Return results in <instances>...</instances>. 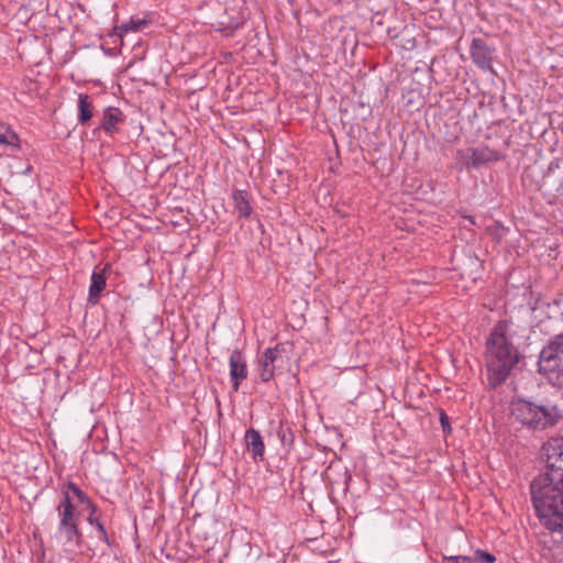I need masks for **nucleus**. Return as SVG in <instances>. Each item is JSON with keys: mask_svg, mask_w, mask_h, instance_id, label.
Listing matches in <instances>:
<instances>
[{"mask_svg": "<svg viewBox=\"0 0 563 563\" xmlns=\"http://www.w3.org/2000/svg\"><path fill=\"white\" fill-rule=\"evenodd\" d=\"M520 357L512 343L510 325L499 321L492 330L486 342V367L489 384L494 387L504 383Z\"/></svg>", "mask_w": 563, "mask_h": 563, "instance_id": "f257e3e1", "label": "nucleus"}, {"mask_svg": "<svg viewBox=\"0 0 563 563\" xmlns=\"http://www.w3.org/2000/svg\"><path fill=\"white\" fill-rule=\"evenodd\" d=\"M531 495L540 521L552 531L563 530V483L538 476Z\"/></svg>", "mask_w": 563, "mask_h": 563, "instance_id": "f03ea898", "label": "nucleus"}, {"mask_svg": "<svg viewBox=\"0 0 563 563\" xmlns=\"http://www.w3.org/2000/svg\"><path fill=\"white\" fill-rule=\"evenodd\" d=\"M58 525L52 537L55 543L66 554H76L84 542L82 533L78 525V515L67 492H63V498L56 506Z\"/></svg>", "mask_w": 563, "mask_h": 563, "instance_id": "7ed1b4c3", "label": "nucleus"}, {"mask_svg": "<svg viewBox=\"0 0 563 563\" xmlns=\"http://www.w3.org/2000/svg\"><path fill=\"white\" fill-rule=\"evenodd\" d=\"M538 365L549 383L563 388V333L553 336L541 350Z\"/></svg>", "mask_w": 563, "mask_h": 563, "instance_id": "20e7f679", "label": "nucleus"}, {"mask_svg": "<svg viewBox=\"0 0 563 563\" xmlns=\"http://www.w3.org/2000/svg\"><path fill=\"white\" fill-rule=\"evenodd\" d=\"M512 417L523 426L532 429H545L556 421L553 407L537 406L533 402L518 399L510 404Z\"/></svg>", "mask_w": 563, "mask_h": 563, "instance_id": "39448f33", "label": "nucleus"}, {"mask_svg": "<svg viewBox=\"0 0 563 563\" xmlns=\"http://www.w3.org/2000/svg\"><path fill=\"white\" fill-rule=\"evenodd\" d=\"M547 468L539 477L563 483V439H551L543 445Z\"/></svg>", "mask_w": 563, "mask_h": 563, "instance_id": "423d86ee", "label": "nucleus"}, {"mask_svg": "<svg viewBox=\"0 0 563 563\" xmlns=\"http://www.w3.org/2000/svg\"><path fill=\"white\" fill-rule=\"evenodd\" d=\"M285 349L282 344H277L274 347L266 349L257 361V371L262 382H269L276 371L282 368L285 360L283 353Z\"/></svg>", "mask_w": 563, "mask_h": 563, "instance_id": "0eeeda50", "label": "nucleus"}, {"mask_svg": "<svg viewBox=\"0 0 563 563\" xmlns=\"http://www.w3.org/2000/svg\"><path fill=\"white\" fill-rule=\"evenodd\" d=\"M471 57L474 64H476L483 70L492 69L493 49L483 38H473L471 44Z\"/></svg>", "mask_w": 563, "mask_h": 563, "instance_id": "6e6552de", "label": "nucleus"}, {"mask_svg": "<svg viewBox=\"0 0 563 563\" xmlns=\"http://www.w3.org/2000/svg\"><path fill=\"white\" fill-rule=\"evenodd\" d=\"M229 364L232 388L238 391L241 383L247 377V365L242 352L232 351Z\"/></svg>", "mask_w": 563, "mask_h": 563, "instance_id": "1a4fd4ad", "label": "nucleus"}, {"mask_svg": "<svg viewBox=\"0 0 563 563\" xmlns=\"http://www.w3.org/2000/svg\"><path fill=\"white\" fill-rule=\"evenodd\" d=\"M471 161L467 163V167L479 168L481 166L498 162L503 159L500 152L489 148L488 146H478L471 150Z\"/></svg>", "mask_w": 563, "mask_h": 563, "instance_id": "9d476101", "label": "nucleus"}, {"mask_svg": "<svg viewBox=\"0 0 563 563\" xmlns=\"http://www.w3.org/2000/svg\"><path fill=\"white\" fill-rule=\"evenodd\" d=\"M124 117L118 108H107L103 111L102 122L100 128L108 134H113L119 131V125L123 123Z\"/></svg>", "mask_w": 563, "mask_h": 563, "instance_id": "9b49d317", "label": "nucleus"}, {"mask_svg": "<svg viewBox=\"0 0 563 563\" xmlns=\"http://www.w3.org/2000/svg\"><path fill=\"white\" fill-rule=\"evenodd\" d=\"M245 443L253 459L256 460L257 457H263L265 445L258 431L255 429H249L245 432Z\"/></svg>", "mask_w": 563, "mask_h": 563, "instance_id": "f8f14e48", "label": "nucleus"}, {"mask_svg": "<svg viewBox=\"0 0 563 563\" xmlns=\"http://www.w3.org/2000/svg\"><path fill=\"white\" fill-rule=\"evenodd\" d=\"M106 287V276L103 271L93 272L91 275V283L89 286L88 301L96 305L99 301L100 294Z\"/></svg>", "mask_w": 563, "mask_h": 563, "instance_id": "ddd939ff", "label": "nucleus"}, {"mask_svg": "<svg viewBox=\"0 0 563 563\" xmlns=\"http://www.w3.org/2000/svg\"><path fill=\"white\" fill-rule=\"evenodd\" d=\"M234 202V209L239 213V217L249 218L252 213V207L250 205V197L245 190H234L232 194Z\"/></svg>", "mask_w": 563, "mask_h": 563, "instance_id": "4468645a", "label": "nucleus"}, {"mask_svg": "<svg viewBox=\"0 0 563 563\" xmlns=\"http://www.w3.org/2000/svg\"><path fill=\"white\" fill-rule=\"evenodd\" d=\"M93 103L88 95L80 93L78 97V122L86 124L93 115Z\"/></svg>", "mask_w": 563, "mask_h": 563, "instance_id": "2eb2a0df", "label": "nucleus"}, {"mask_svg": "<svg viewBox=\"0 0 563 563\" xmlns=\"http://www.w3.org/2000/svg\"><path fill=\"white\" fill-rule=\"evenodd\" d=\"M0 145L10 146L14 151L21 148L18 134L7 124L0 122Z\"/></svg>", "mask_w": 563, "mask_h": 563, "instance_id": "dca6fc26", "label": "nucleus"}, {"mask_svg": "<svg viewBox=\"0 0 563 563\" xmlns=\"http://www.w3.org/2000/svg\"><path fill=\"white\" fill-rule=\"evenodd\" d=\"M90 509V514L87 517V521L97 528L100 536L99 539L103 541L104 543L109 544V537L107 533V530L104 528V525L100 520V515L97 506L92 504V507H88Z\"/></svg>", "mask_w": 563, "mask_h": 563, "instance_id": "f3484780", "label": "nucleus"}, {"mask_svg": "<svg viewBox=\"0 0 563 563\" xmlns=\"http://www.w3.org/2000/svg\"><path fill=\"white\" fill-rule=\"evenodd\" d=\"M67 488L70 492H73V494L78 498V500L81 504L87 505V507H92L93 503L90 500V498L87 496V494H85L75 483L68 482Z\"/></svg>", "mask_w": 563, "mask_h": 563, "instance_id": "a211bd4d", "label": "nucleus"}, {"mask_svg": "<svg viewBox=\"0 0 563 563\" xmlns=\"http://www.w3.org/2000/svg\"><path fill=\"white\" fill-rule=\"evenodd\" d=\"M472 560L474 563L475 562L494 563L496 561V558L492 553L478 549L474 552V558H472Z\"/></svg>", "mask_w": 563, "mask_h": 563, "instance_id": "6ab92c4d", "label": "nucleus"}, {"mask_svg": "<svg viewBox=\"0 0 563 563\" xmlns=\"http://www.w3.org/2000/svg\"><path fill=\"white\" fill-rule=\"evenodd\" d=\"M145 24H146V22L144 20H139V21L131 20L129 22L122 23L121 30L125 33L130 32V31H139Z\"/></svg>", "mask_w": 563, "mask_h": 563, "instance_id": "aec40b11", "label": "nucleus"}, {"mask_svg": "<svg viewBox=\"0 0 563 563\" xmlns=\"http://www.w3.org/2000/svg\"><path fill=\"white\" fill-rule=\"evenodd\" d=\"M443 563H474L470 556H451L444 558Z\"/></svg>", "mask_w": 563, "mask_h": 563, "instance_id": "412c9836", "label": "nucleus"}, {"mask_svg": "<svg viewBox=\"0 0 563 563\" xmlns=\"http://www.w3.org/2000/svg\"><path fill=\"white\" fill-rule=\"evenodd\" d=\"M441 424H442L444 431L446 430V428L450 429V427H449V419H448V416L444 412H441Z\"/></svg>", "mask_w": 563, "mask_h": 563, "instance_id": "4be33fe9", "label": "nucleus"}]
</instances>
